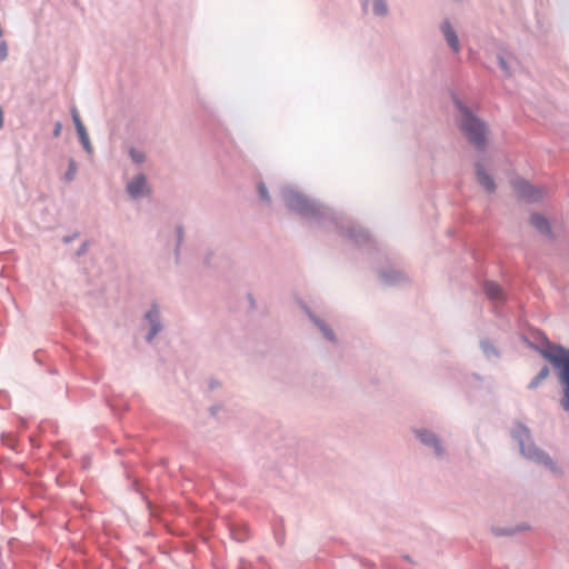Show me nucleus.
Wrapping results in <instances>:
<instances>
[{"label": "nucleus", "instance_id": "nucleus-27", "mask_svg": "<svg viewBox=\"0 0 569 569\" xmlns=\"http://www.w3.org/2000/svg\"><path fill=\"white\" fill-rule=\"evenodd\" d=\"M232 533L234 535V539H237L239 541H243L249 537V533L247 532V530L241 535H237L233 531H232Z\"/></svg>", "mask_w": 569, "mask_h": 569}, {"label": "nucleus", "instance_id": "nucleus-20", "mask_svg": "<svg viewBox=\"0 0 569 569\" xmlns=\"http://www.w3.org/2000/svg\"><path fill=\"white\" fill-rule=\"evenodd\" d=\"M549 368L547 366H543L538 372V375L530 381L528 388L536 389L549 376Z\"/></svg>", "mask_w": 569, "mask_h": 569}, {"label": "nucleus", "instance_id": "nucleus-19", "mask_svg": "<svg viewBox=\"0 0 569 569\" xmlns=\"http://www.w3.org/2000/svg\"><path fill=\"white\" fill-rule=\"evenodd\" d=\"M128 154L131 161L136 164H141L146 161V153L143 150L138 149L136 147H130L128 149Z\"/></svg>", "mask_w": 569, "mask_h": 569}, {"label": "nucleus", "instance_id": "nucleus-22", "mask_svg": "<svg viewBox=\"0 0 569 569\" xmlns=\"http://www.w3.org/2000/svg\"><path fill=\"white\" fill-rule=\"evenodd\" d=\"M78 133V137H79V140H80V143L82 144L83 149L86 150V152L88 154H92L93 152V148L91 146V142H90V139H89V136H88V132H87V129L83 130V131H80V132H77Z\"/></svg>", "mask_w": 569, "mask_h": 569}, {"label": "nucleus", "instance_id": "nucleus-9", "mask_svg": "<svg viewBox=\"0 0 569 569\" xmlns=\"http://www.w3.org/2000/svg\"><path fill=\"white\" fill-rule=\"evenodd\" d=\"M440 30H441L448 46L452 50V52L459 53L461 50L459 38H458V34L455 31L452 24L450 23V21L449 20L442 21V23L440 26Z\"/></svg>", "mask_w": 569, "mask_h": 569}, {"label": "nucleus", "instance_id": "nucleus-23", "mask_svg": "<svg viewBox=\"0 0 569 569\" xmlns=\"http://www.w3.org/2000/svg\"><path fill=\"white\" fill-rule=\"evenodd\" d=\"M259 198L269 204L271 202L267 186L263 182H259L257 186Z\"/></svg>", "mask_w": 569, "mask_h": 569}, {"label": "nucleus", "instance_id": "nucleus-13", "mask_svg": "<svg viewBox=\"0 0 569 569\" xmlns=\"http://www.w3.org/2000/svg\"><path fill=\"white\" fill-rule=\"evenodd\" d=\"M531 224L542 234L551 238L552 232L549 221L540 213H533L530 218Z\"/></svg>", "mask_w": 569, "mask_h": 569}, {"label": "nucleus", "instance_id": "nucleus-12", "mask_svg": "<svg viewBox=\"0 0 569 569\" xmlns=\"http://www.w3.org/2000/svg\"><path fill=\"white\" fill-rule=\"evenodd\" d=\"M498 63L506 78L511 77L518 67V61L513 56L505 57L502 54H499Z\"/></svg>", "mask_w": 569, "mask_h": 569}, {"label": "nucleus", "instance_id": "nucleus-26", "mask_svg": "<svg viewBox=\"0 0 569 569\" xmlns=\"http://www.w3.org/2000/svg\"><path fill=\"white\" fill-rule=\"evenodd\" d=\"M61 129H62L61 123L59 121L56 122L53 131H52L53 137L58 138L61 134Z\"/></svg>", "mask_w": 569, "mask_h": 569}, {"label": "nucleus", "instance_id": "nucleus-8", "mask_svg": "<svg viewBox=\"0 0 569 569\" xmlns=\"http://www.w3.org/2000/svg\"><path fill=\"white\" fill-rule=\"evenodd\" d=\"M126 191L130 199L138 200L148 197L151 192V187L147 181L144 173H138L126 183Z\"/></svg>", "mask_w": 569, "mask_h": 569}, {"label": "nucleus", "instance_id": "nucleus-6", "mask_svg": "<svg viewBox=\"0 0 569 569\" xmlns=\"http://www.w3.org/2000/svg\"><path fill=\"white\" fill-rule=\"evenodd\" d=\"M142 327L147 329L146 341L152 342L153 339L163 330L160 307L157 302H152L142 317Z\"/></svg>", "mask_w": 569, "mask_h": 569}, {"label": "nucleus", "instance_id": "nucleus-5", "mask_svg": "<svg viewBox=\"0 0 569 569\" xmlns=\"http://www.w3.org/2000/svg\"><path fill=\"white\" fill-rule=\"evenodd\" d=\"M416 439L437 460H445L447 458V447L439 435L435 431L421 427L412 430Z\"/></svg>", "mask_w": 569, "mask_h": 569}, {"label": "nucleus", "instance_id": "nucleus-1", "mask_svg": "<svg viewBox=\"0 0 569 569\" xmlns=\"http://www.w3.org/2000/svg\"><path fill=\"white\" fill-rule=\"evenodd\" d=\"M281 197L286 208L296 212L301 218L319 226H327V223L331 224L337 231L346 236L357 246H361L370 241V236L366 230L353 223H348L347 226L343 217L337 216L328 207L315 199L308 198L295 188H282Z\"/></svg>", "mask_w": 569, "mask_h": 569}, {"label": "nucleus", "instance_id": "nucleus-30", "mask_svg": "<svg viewBox=\"0 0 569 569\" xmlns=\"http://www.w3.org/2000/svg\"><path fill=\"white\" fill-rule=\"evenodd\" d=\"M77 236H78L77 233H74L72 236H67V237L63 238V242L64 243H69L71 241H73L77 238Z\"/></svg>", "mask_w": 569, "mask_h": 569}, {"label": "nucleus", "instance_id": "nucleus-16", "mask_svg": "<svg viewBox=\"0 0 569 569\" xmlns=\"http://www.w3.org/2000/svg\"><path fill=\"white\" fill-rule=\"evenodd\" d=\"M480 347L485 353V356L488 358V359H492V358H499V351L496 349V347L490 342V340L488 339H485V340H481L480 342Z\"/></svg>", "mask_w": 569, "mask_h": 569}, {"label": "nucleus", "instance_id": "nucleus-14", "mask_svg": "<svg viewBox=\"0 0 569 569\" xmlns=\"http://www.w3.org/2000/svg\"><path fill=\"white\" fill-rule=\"evenodd\" d=\"M380 278L387 284H398L405 279V276L400 271L390 269L381 271Z\"/></svg>", "mask_w": 569, "mask_h": 569}, {"label": "nucleus", "instance_id": "nucleus-29", "mask_svg": "<svg viewBox=\"0 0 569 569\" xmlns=\"http://www.w3.org/2000/svg\"><path fill=\"white\" fill-rule=\"evenodd\" d=\"M86 251H87V243L84 242L81 244V247L77 251V256H81V254L86 253Z\"/></svg>", "mask_w": 569, "mask_h": 569}, {"label": "nucleus", "instance_id": "nucleus-10", "mask_svg": "<svg viewBox=\"0 0 569 569\" xmlns=\"http://www.w3.org/2000/svg\"><path fill=\"white\" fill-rule=\"evenodd\" d=\"M476 177L479 184H481L486 191L493 192L496 190L493 178L486 171L480 162L476 163Z\"/></svg>", "mask_w": 569, "mask_h": 569}, {"label": "nucleus", "instance_id": "nucleus-15", "mask_svg": "<svg viewBox=\"0 0 569 569\" xmlns=\"http://www.w3.org/2000/svg\"><path fill=\"white\" fill-rule=\"evenodd\" d=\"M309 317L329 341H331V342L336 341V336H335L332 329L325 321L317 318L311 312H309Z\"/></svg>", "mask_w": 569, "mask_h": 569}, {"label": "nucleus", "instance_id": "nucleus-2", "mask_svg": "<svg viewBox=\"0 0 569 569\" xmlns=\"http://www.w3.org/2000/svg\"><path fill=\"white\" fill-rule=\"evenodd\" d=\"M538 343H530L545 359L559 369V381L562 386L561 407L569 411V350L561 346H553L540 331L536 333Z\"/></svg>", "mask_w": 569, "mask_h": 569}, {"label": "nucleus", "instance_id": "nucleus-21", "mask_svg": "<svg viewBox=\"0 0 569 569\" xmlns=\"http://www.w3.org/2000/svg\"><path fill=\"white\" fill-rule=\"evenodd\" d=\"M527 529V527L509 528V527H492L491 531L497 537L512 536L518 530Z\"/></svg>", "mask_w": 569, "mask_h": 569}, {"label": "nucleus", "instance_id": "nucleus-17", "mask_svg": "<svg viewBox=\"0 0 569 569\" xmlns=\"http://www.w3.org/2000/svg\"><path fill=\"white\" fill-rule=\"evenodd\" d=\"M78 172V164L73 158L68 160V169L63 174V180L66 182H72L76 179Z\"/></svg>", "mask_w": 569, "mask_h": 569}, {"label": "nucleus", "instance_id": "nucleus-28", "mask_svg": "<svg viewBox=\"0 0 569 569\" xmlns=\"http://www.w3.org/2000/svg\"><path fill=\"white\" fill-rule=\"evenodd\" d=\"M177 237H178V246L182 242L183 239V230L181 227L177 228Z\"/></svg>", "mask_w": 569, "mask_h": 569}, {"label": "nucleus", "instance_id": "nucleus-7", "mask_svg": "<svg viewBox=\"0 0 569 569\" xmlns=\"http://www.w3.org/2000/svg\"><path fill=\"white\" fill-rule=\"evenodd\" d=\"M511 184L518 197L528 202H537L545 196L543 189L530 184L522 178L513 179Z\"/></svg>", "mask_w": 569, "mask_h": 569}, {"label": "nucleus", "instance_id": "nucleus-4", "mask_svg": "<svg viewBox=\"0 0 569 569\" xmlns=\"http://www.w3.org/2000/svg\"><path fill=\"white\" fill-rule=\"evenodd\" d=\"M457 109L460 111V129L467 140L478 150L483 151L487 146V126L457 97L453 99Z\"/></svg>", "mask_w": 569, "mask_h": 569}, {"label": "nucleus", "instance_id": "nucleus-24", "mask_svg": "<svg viewBox=\"0 0 569 569\" xmlns=\"http://www.w3.org/2000/svg\"><path fill=\"white\" fill-rule=\"evenodd\" d=\"M71 116H72V121L74 123L77 132L86 130V127L83 126V123L79 117L78 110L76 108L71 109Z\"/></svg>", "mask_w": 569, "mask_h": 569}, {"label": "nucleus", "instance_id": "nucleus-18", "mask_svg": "<svg viewBox=\"0 0 569 569\" xmlns=\"http://www.w3.org/2000/svg\"><path fill=\"white\" fill-rule=\"evenodd\" d=\"M372 11L377 17H386L389 12L386 0H372Z\"/></svg>", "mask_w": 569, "mask_h": 569}, {"label": "nucleus", "instance_id": "nucleus-11", "mask_svg": "<svg viewBox=\"0 0 569 569\" xmlns=\"http://www.w3.org/2000/svg\"><path fill=\"white\" fill-rule=\"evenodd\" d=\"M483 291L486 296L492 301L502 302L506 299L501 287L495 281H486L483 283Z\"/></svg>", "mask_w": 569, "mask_h": 569}, {"label": "nucleus", "instance_id": "nucleus-3", "mask_svg": "<svg viewBox=\"0 0 569 569\" xmlns=\"http://www.w3.org/2000/svg\"><path fill=\"white\" fill-rule=\"evenodd\" d=\"M511 436L518 442L520 452L526 459L537 465L545 466L558 477L563 475V470L557 465L556 461H553L549 453L535 445L528 427L519 423L511 431Z\"/></svg>", "mask_w": 569, "mask_h": 569}, {"label": "nucleus", "instance_id": "nucleus-25", "mask_svg": "<svg viewBox=\"0 0 569 569\" xmlns=\"http://www.w3.org/2000/svg\"><path fill=\"white\" fill-rule=\"evenodd\" d=\"M8 58V44L7 41H0V61H4Z\"/></svg>", "mask_w": 569, "mask_h": 569}]
</instances>
